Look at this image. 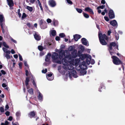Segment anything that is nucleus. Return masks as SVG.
<instances>
[{
  "label": "nucleus",
  "instance_id": "obj_35",
  "mask_svg": "<svg viewBox=\"0 0 125 125\" xmlns=\"http://www.w3.org/2000/svg\"><path fill=\"white\" fill-rule=\"evenodd\" d=\"M105 7V5H103L101 6H98L97 8V9H103Z\"/></svg>",
  "mask_w": 125,
  "mask_h": 125
},
{
  "label": "nucleus",
  "instance_id": "obj_16",
  "mask_svg": "<svg viewBox=\"0 0 125 125\" xmlns=\"http://www.w3.org/2000/svg\"><path fill=\"white\" fill-rule=\"evenodd\" d=\"M110 24L113 26H115L117 25V22L116 20H115L111 21L110 22Z\"/></svg>",
  "mask_w": 125,
  "mask_h": 125
},
{
  "label": "nucleus",
  "instance_id": "obj_24",
  "mask_svg": "<svg viewBox=\"0 0 125 125\" xmlns=\"http://www.w3.org/2000/svg\"><path fill=\"white\" fill-rule=\"evenodd\" d=\"M84 48L82 46L80 48V51H79L78 52V54H80L84 50Z\"/></svg>",
  "mask_w": 125,
  "mask_h": 125
},
{
  "label": "nucleus",
  "instance_id": "obj_3",
  "mask_svg": "<svg viewBox=\"0 0 125 125\" xmlns=\"http://www.w3.org/2000/svg\"><path fill=\"white\" fill-rule=\"evenodd\" d=\"M111 58L113 59V62L115 64L118 65L122 63V61L116 56H112Z\"/></svg>",
  "mask_w": 125,
  "mask_h": 125
},
{
  "label": "nucleus",
  "instance_id": "obj_60",
  "mask_svg": "<svg viewBox=\"0 0 125 125\" xmlns=\"http://www.w3.org/2000/svg\"><path fill=\"white\" fill-rule=\"evenodd\" d=\"M45 7L46 10H49V8L48 6H47V5L46 4H45Z\"/></svg>",
  "mask_w": 125,
  "mask_h": 125
},
{
  "label": "nucleus",
  "instance_id": "obj_14",
  "mask_svg": "<svg viewBox=\"0 0 125 125\" xmlns=\"http://www.w3.org/2000/svg\"><path fill=\"white\" fill-rule=\"evenodd\" d=\"M7 1L9 7L14 6V3L13 0H7Z\"/></svg>",
  "mask_w": 125,
  "mask_h": 125
},
{
  "label": "nucleus",
  "instance_id": "obj_58",
  "mask_svg": "<svg viewBox=\"0 0 125 125\" xmlns=\"http://www.w3.org/2000/svg\"><path fill=\"white\" fill-rule=\"evenodd\" d=\"M12 119V116H10L8 119V120H9L10 121H11Z\"/></svg>",
  "mask_w": 125,
  "mask_h": 125
},
{
  "label": "nucleus",
  "instance_id": "obj_17",
  "mask_svg": "<svg viewBox=\"0 0 125 125\" xmlns=\"http://www.w3.org/2000/svg\"><path fill=\"white\" fill-rule=\"evenodd\" d=\"M73 37L75 40L76 41H77L81 37V36L79 35L76 34L73 36Z\"/></svg>",
  "mask_w": 125,
  "mask_h": 125
},
{
  "label": "nucleus",
  "instance_id": "obj_8",
  "mask_svg": "<svg viewBox=\"0 0 125 125\" xmlns=\"http://www.w3.org/2000/svg\"><path fill=\"white\" fill-rule=\"evenodd\" d=\"M48 3L49 5L52 7H54L56 5V3L54 0H50Z\"/></svg>",
  "mask_w": 125,
  "mask_h": 125
},
{
  "label": "nucleus",
  "instance_id": "obj_49",
  "mask_svg": "<svg viewBox=\"0 0 125 125\" xmlns=\"http://www.w3.org/2000/svg\"><path fill=\"white\" fill-rule=\"evenodd\" d=\"M104 18L105 20L107 21H109V19L107 17L104 16Z\"/></svg>",
  "mask_w": 125,
  "mask_h": 125
},
{
  "label": "nucleus",
  "instance_id": "obj_6",
  "mask_svg": "<svg viewBox=\"0 0 125 125\" xmlns=\"http://www.w3.org/2000/svg\"><path fill=\"white\" fill-rule=\"evenodd\" d=\"M28 116L30 118L37 117L36 113L34 111H31L28 114Z\"/></svg>",
  "mask_w": 125,
  "mask_h": 125
},
{
  "label": "nucleus",
  "instance_id": "obj_36",
  "mask_svg": "<svg viewBox=\"0 0 125 125\" xmlns=\"http://www.w3.org/2000/svg\"><path fill=\"white\" fill-rule=\"evenodd\" d=\"M83 14L84 17L85 18H89V16L88 14L84 12H83Z\"/></svg>",
  "mask_w": 125,
  "mask_h": 125
},
{
  "label": "nucleus",
  "instance_id": "obj_11",
  "mask_svg": "<svg viewBox=\"0 0 125 125\" xmlns=\"http://www.w3.org/2000/svg\"><path fill=\"white\" fill-rule=\"evenodd\" d=\"M116 46V43L115 42H110L108 46L110 50H112L113 49L112 47H115Z\"/></svg>",
  "mask_w": 125,
  "mask_h": 125
},
{
  "label": "nucleus",
  "instance_id": "obj_55",
  "mask_svg": "<svg viewBox=\"0 0 125 125\" xmlns=\"http://www.w3.org/2000/svg\"><path fill=\"white\" fill-rule=\"evenodd\" d=\"M19 67L20 69H21L22 67V63L21 62L19 63Z\"/></svg>",
  "mask_w": 125,
  "mask_h": 125
},
{
  "label": "nucleus",
  "instance_id": "obj_48",
  "mask_svg": "<svg viewBox=\"0 0 125 125\" xmlns=\"http://www.w3.org/2000/svg\"><path fill=\"white\" fill-rule=\"evenodd\" d=\"M67 2L69 4H73V2L70 0H66Z\"/></svg>",
  "mask_w": 125,
  "mask_h": 125
},
{
  "label": "nucleus",
  "instance_id": "obj_64",
  "mask_svg": "<svg viewBox=\"0 0 125 125\" xmlns=\"http://www.w3.org/2000/svg\"><path fill=\"white\" fill-rule=\"evenodd\" d=\"M11 52L12 54H14L15 53V52L14 51L13 49H12L11 51Z\"/></svg>",
  "mask_w": 125,
  "mask_h": 125
},
{
  "label": "nucleus",
  "instance_id": "obj_63",
  "mask_svg": "<svg viewBox=\"0 0 125 125\" xmlns=\"http://www.w3.org/2000/svg\"><path fill=\"white\" fill-rule=\"evenodd\" d=\"M11 40L12 41L15 43H16L17 42V41L16 40H14L12 38H11Z\"/></svg>",
  "mask_w": 125,
  "mask_h": 125
},
{
  "label": "nucleus",
  "instance_id": "obj_12",
  "mask_svg": "<svg viewBox=\"0 0 125 125\" xmlns=\"http://www.w3.org/2000/svg\"><path fill=\"white\" fill-rule=\"evenodd\" d=\"M85 11L89 12L90 14H93L94 12L93 10L89 7H87L85 9Z\"/></svg>",
  "mask_w": 125,
  "mask_h": 125
},
{
  "label": "nucleus",
  "instance_id": "obj_37",
  "mask_svg": "<svg viewBox=\"0 0 125 125\" xmlns=\"http://www.w3.org/2000/svg\"><path fill=\"white\" fill-rule=\"evenodd\" d=\"M76 11L79 13H81L82 12V10L80 9L76 8Z\"/></svg>",
  "mask_w": 125,
  "mask_h": 125
},
{
  "label": "nucleus",
  "instance_id": "obj_4",
  "mask_svg": "<svg viewBox=\"0 0 125 125\" xmlns=\"http://www.w3.org/2000/svg\"><path fill=\"white\" fill-rule=\"evenodd\" d=\"M39 25L41 29H44L47 27V25L46 22L43 21L42 20H41L39 22Z\"/></svg>",
  "mask_w": 125,
  "mask_h": 125
},
{
  "label": "nucleus",
  "instance_id": "obj_5",
  "mask_svg": "<svg viewBox=\"0 0 125 125\" xmlns=\"http://www.w3.org/2000/svg\"><path fill=\"white\" fill-rule=\"evenodd\" d=\"M108 15L109 18L111 19L115 18V13L112 9H110L109 11Z\"/></svg>",
  "mask_w": 125,
  "mask_h": 125
},
{
  "label": "nucleus",
  "instance_id": "obj_10",
  "mask_svg": "<svg viewBox=\"0 0 125 125\" xmlns=\"http://www.w3.org/2000/svg\"><path fill=\"white\" fill-rule=\"evenodd\" d=\"M71 53L72 55V58H75L77 56V51L76 49L73 50L72 52Z\"/></svg>",
  "mask_w": 125,
  "mask_h": 125
},
{
  "label": "nucleus",
  "instance_id": "obj_39",
  "mask_svg": "<svg viewBox=\"0 0 125 125\" xmlns=\"http://www.w3.org/2000/svg\"><path fill=\"white\" fill-rule=\"evenodd\" d=\"M38 48L39 50L41 51H42L43 49V47L41 45L39 46Z\"/></svg>",
  "mask_w": 125,
  "mask_h": 125
},
{
  "label": "nucleus",
  "instance_id": "obj_13",
  "mask_svg": "<svg viewBox=\"0 0 125 125\" xmlns=\"http://www.w3.org/2000/svg\"><path fill=\"white\" fill-rule=\"evenodd\" d=\"M4 17L2 15H0V24L1 26H2L3 25V23L4 22Z\"/></svg>",
  "mask_w": 125,
  "mask_h": 125
},
{
  "label": "nucleus",
  "instance_id": "obj_57",
  "mask_svg": "<svg viewBox=\"0 0 125 125\" xmlns=\"http://www.w3.org/2000/svg\"><path fill=\"white\" fill-rule=\"evenodd\" d=\"M55 40L57 41H59L60 40V37L58 36H57L55 38Z\"/></svg>",
  "mask_w": 125,
  "mask_h": 125
},
{
  "label": "nucleus",
  "instance_id": "obj_20",
  "mask_svg": "<svg viewBox=\"0 0 125 125\" xmlns=\"http://www.w3.org/2000/svg\"><path fill=\"white\" fill-rule=\"evenodd\" d=\"M51 54L50 53H48L47 55L46 56L45 58V61L46 62H49L50 60V57L51 56Z\"/></svg>",
  "mask_w": 125,
  "mask_h": 125
},
{
  "label": "nucleus",
  "instance_id": "obj_21",
  "mask_svg": "<svg viewBox=\"0 0 125 125\" xmlns=\"http://www.w3.org/2000/svg\"><path fill=\"white\" fill-rule=\"evenodd\" d=\"M88 55L87 54H81L80 56V57L81 60H83L85 59L87 57Z\"/></svg>",
  "mask_w": 125,
  "mask_h": 125
},
{
  "label": "nucleus",
  "instance_id": "obj_54",
  "mask_svg": "<svg viewBox=\"0 0 125 125\" xmlns=\"http://www.w3.org/2000/svg\"><path fill=\"white\" fill-rule=\"evenodd\" d=\"M21 114L19 112H17L16 114V115L17 116L19 117L20 115Z\"/></svg>",
  "mask_w": 125,
  "mask_h": 125
},
{
  "label": "nucleus",
  "instance_id": "obj_41",
  "mask_svg": "<svg viewBox=\"0 0 125 125\" xmlns=\"http://www.w3.org/2000/svg\"><path fill=\"white\" fill-rule=\"evenodd\" d=\"M3 46L6 48H9V46L7 45V44L5 42H3Z\"/></svg>",
  "mask_w": 125,
  "mask_h": 125
},
{
  "label": "nucleus",
  "instance_id": "obj_45",
  "mask_svg": "<svg viewBox=\"0 0 125 125\" xmlns=\"http://www.w3.org/2000/svg\"><path fill=\"white\" fill-rule=\"evenodd\" d=\"M91 59L90 58H89V57H87V58H86V61L87 62H90V60Z\"/></svg>",
  "mask_w": 125,
  "mask_h": 125
},
{
  "label": "nucleus",
  "instance_id": "obj_34",
  "mask_svg": "<svg viewBox=\"0 0 125 125\" xmlns=\"http://www.w3.org/2000/svg\"><path fill=\"white\" fill-rule=\"evenodd\" d=\"M30 28H33V26L30 23H28L26 24Z\"/></svg>",
  "mask_w": 125,
  "mask_h": 125
},
{
  "label": "nucleus",
  "instance_id": "obj_27",
  "mask_svg": "<svg viewBox=\"0 0 125 125\" xmlns=\"http://www.w3.org/2000/svg\"><path fill=\"white\" fill-rule=\"evenodd\" d=\"M105 87L103 84H101L100 85V88L99 89V91L100 92H101L102 91L100 90L101 89L103 90V89H105Z\"/></svg>",
  "mask_w": 125,
  "mask_h": 125
},
{
  "label": "nucleus",
  "instance_id": "obj_38",
  "mask_svg": "<svg viewBox=\"0 0 125 125\" xmlns=\"http://www.w3.org/2000/svg\"><path fill=\"white\" fill-rule=\"evenodd\" d=\"M115 37L116 40H118L119 38V34L116 32H115Z\"/></svg>",
  "mask_w": 125,
  "mask_h": 125
},
{
  "label": "nucleus",
  "instance_id": "obj_43",
  "mask_svg": "<svg viewBox=\"0 0 125 125\" xmlns=\"http://www.w3.org/2000/svg\"><path fill=\"white\" fill-rule=\"evenodd\" d=\"M74 48V46H70L69 48V51H73Z\"/></svg>",
  "mask_w": 125,
  "mask_h": 125
},
{
  "label": "nucleus",
  "instance_id": "obj_40",
  "mask_svg": "<svg viewBox=\"0 0 125 125\" xmlns=\"http://www.w3.org/2000/svg\"><path fill=\"white\" fill-rule=\"evenodd\" d=\"M26 17L27 15L25 13H23L21 17L22 19L23 20L24 18Z\"/></svg>",
  "mask_w": 125,
  "mask_h": 125
},
{
  "label": "nucleus",
  "instance_id": "obj_15",
  "mask_svg": "<svg viewBox=\"0 0 125 125\" xmlns=\"http://www.w3.org/2000/svg\"><path fill=\"white\" fill-rule=\"evenodd\" d=\"M70 67L71 68L69 69V67H68V69L69 70L71 71V73L73 75H74L76 73V72L75 70L73 69H74V67L73 66Z\"/></svg>",
  "mask_w": 125,
  "mask_h": 125
},
{
  "label": "nucleus",
  "instance_id": "obj_56",
  "mask_svg": "<svg viewBox=\"0 0 125 125\" xmlns=\"http://www.w3.org/2000/svg\"><path fill=\"white\" fill-rule=\"evenodd\" d=\"M47 21L48 23H50L52 22V20L50 19H48L47 20Z\"/></svg>",
  "mask_w": 125,
  "mask_h": 125
},
{
  "label": "nucleus",
  "instance_id": "obj_47",
  "mask_svg": "<svg viewBox=\"0 0 125 125\" xmlns=\"http://www.w3.org/2000/svg\"><path fill=\"white\" fill-rule=\"evenodd\" d=\"M0 111L1 112H4V110L3 107H0Z\"/></svg>",
  "mask_w": 125,
  "mask_h": 125
},
{
  "label": "nucleus",
  "instance_id": "obj_51",
  "mask_svg": "<svg viewBox=\"0 0 125 125\" xmlns=\"http://www.w3.org/2000/svg\"><path fill=\"white\" fill-rule=\"evenodd\" d=\"M42 73H46L47 72V69L46 68L45 69V70H42Z\"/></svg>",
  "mask_w": 125,
  "mask_h": 125
},
{
  "label": "nucleus",
  "instance_id": "obj_50",
  "mask_svg": "<svg viewBox=\"0 0 125 125\" xmlns=\"http://www.w3.org/2000/svg\"><path fill=\"white\" fill-rule=\"evenodd\" d=\"M19 58L20 60L21 61H22L23 59L21 56L20 54H19Z\"/></svg>",
  "mask_w": 125,
  "mask_h": 125
},
{
  "label": "nucleus",
  "instance_id": "obj_26",
  "mask_svg": "<svg viewBox=\"0 0 125 125\" xmlns=\"http://www.w3.org/2000/svg\"><path fill=\"white\" fill-rule=\"evenodd\" d=\"M82 66H84L85 67H87V66L85 64V62H82L79 65V67L80 68H82Z\"/></svg>",
  "mask_w": 125,
  "mask_h": 125
},
{
  "label": "nucleus",
  "instance_id": "obj_28",
  "mask_svg": "<svg viewBox=\"0 0 125 125\" xmlns=\"http://www.w3.org/2000/svg\"><path fill=\"white\" fill-rule=\"evenodd\" d=\"M28 92L31 94L32 95L33 94V91L32 88H31L28 90Z\"/></svg>",
  "mask_w": 125,
  "mask_h": 125
},
{
  "label": "nucleus",
  "instance_id": "obj_32",
  "mask_svg": "<svg viewBox=\"0 0 125 125\" xmlns=\"http://www.w3.org/2000/svg\"><path fill=\"white\" fill-rule=\"evenodd\" d=\"M51 34L52 36H54L56 34V31L54 30H53L52 31Z\"/></svg>",
  "mask_w": 125,
  "mask_h": 125
},
{
  "label": "nucleus",
  "instance_id": "obj_2",
  "mask_svg": "<svg viewBox=\"0 0 125 125\" xmlns=\"http://www.w3.org/2000/svg\"><path fill=\"white\" fill-rule=\"evenodd\" d=\"M71 55H69L68 56H66V57H65L61 60H62V61L61 60H57L56 62L59 64H61L62 62L64 65L67 66L68 64L69 61L68 60H67L66 58H69L71 59Z\"/></svg>",
  "mask_w": 125,
  "mask_h": 125
},
{
  "label": "nucleus",
  "instance_id": "obj_7",
  "mask_svg": "<svg viewBox=\"0 0 125 125\" xmlns=\"http://www.w3.org/2000/svg\"><path fill=\"white\" fill-rule=\"evenodd\" d=\"M65 57V52H64L62 50H61L59 52V58L60 60H61L63 58Z\"/></svg>",
  "mask_w": 125,
  "mask_h": 125
},
{
  "label": "nucleus",
  "instance_id": "obj_30",
  "mask_svg": "<svg viewBox=\"0 0 125 125\" xmlns=\"http://www.w3.org/2000/svg\"><path fill=\"white\" fill-rule=\"evenodd\" d=\"M53 25L54 26H55L58 24V21L56 20H53Z\"/></svg>",
  "mask_w": 125,
  "mask_h": 125
},
{
  "label": "nucleus",
  "instance_id": "obj_23",
  "mask_svg": "<svg viewBox=\"0 0 125 125\" xmlns=\"http://www.w3.org/2000/svg\"><path fill=\"white\" fill-rule=\"evenodd\" d=\"M30 78L29 77H27L26 78L25 81V85L27 86L29 84V83L30 82Z\"/></svg>",
  "mask_w": 125,
  "mask_h": 125
},
{
  "label": "nucleus",
  "instance_id": "obj_9",
  "mask_svg": "<svg viewBox=\"0 0 125 125\" xmlns=\"http://www.w3.org/2000/svg\"><path fill=\"white\" fill-rule=\"evenodd\" d=\"M52 57L53 60L56 61L58 59L59 55L58 53L55 52L52 54Z\"/></svg>",
  "mask_w": 125,
  "mask_h": 125
},
{
  "label": "nucleus",
  "instance_id": "obj_46",
  "mask_svg": "<svg viewBox=\"0 0 125 125\" xmlns=\"http://www.w3.org/2000/svg\"><path fill=\"white\" fill-rule=\"evenodd\" d=\"M90 62L92 64H94L95 63V61L94 59H92L91 60L90 59Z\"/></svg>",
  "mask_w": 125,
  "mask_h": 125
},
{
  "label": "nucleus",
  "instance_id": "obj_22",
  "mask_svg": "<svg viewBox=\"0 0 125 125\" xmlns=\"http://www.w3.org/2000/svg\"><path fill=\"white\" fill-rule=\"evenodd\" d=\"M87 73V71L85 70L81 69L80 71V74L81 75H83L86 74Z\"/></svg>",
  "mask_w": 125,
  "mask_h": 125
},
{
  "label": "nucleus",
  "instance_id": "obj_53",
  "mask_svg": "<svg viewBox=\"0 0 125 125\" xmlns=\"http://www.w3.org/2000/svg\"><path fill=\"white\" fill-rule=\"evenodd\" d=\"M10 112L8 111H7L5 113V114L7 116H8L10 115Z\"/></svg>",
  "mask_w": 125,
  "mask_h": 125
},
{
  "label": "nucleus",
  "instance_id": "obj_18",
  "mask_svg": "<svg viewBox=\"0 0 125 125\" xmlns=\"http://www.w3.org/2000/svg\"><path fill=\"white\" fill-rule=\"evenodd\" d=\"M34 37L35 40L39 41L41 39V36L39 35L38 34L36 33H35L34 35Z\"/></svg>",
  "mask_w": 125,
  "mask_h": 125
},
{
  "label": "nucleus",
  "instance_id": "obj_52",
  "mask_svg": "<svg viewBox=\"0 0 125 125\" xmlns=\"http://www.w3.org/2000/svg\"><path fill=\"white\" fill-rule=\"evenodd\" d=\"M1 72L2 74L5 75L6 74V72L3 70H2L1 71Z\"/></svg>",
  "mask_w": 125,
  "mask_h": 125
},
{
  "label": "nucleus",
  "instance_id": "obj_33",
  "mask_svg": "<svg viewBox=\"0 0 125 125\" xmlns=\"http://www.w3.org/2000/svg\"><path fill=\"white\" fill-rule=\"evenodd\" d=\"M52 74L51 73H49L47 74V79H48V80L50 81H51L52 80V79H49V77H51L52 76Z\"/></svg>",
  "mask_w": 125,
  "mask_h": 125
},
{
  "label": "nucleus",
  "instance_id": "obj_29",
  "mask_svg": "<svg viewBox=\"0 0 125 125\" xmlns=\"http://www.w3.org/2000/svg\"><path fill=\"white\" fill-rule=\"evenodd\" d=\"M38 99L40 100H42L43 99V96L40 92H39V94Z\"/></svg>",
  "mask_w": 125,
  "mask_h": 125
},
{
  "label": "nucleus",
  "instance_id": "obj_1",
  "mask_svg": "<svg viewBox=\"0 0 125 125\" xmlns=\"http://www.w3.org/2000/svg\"><path fill=\"white\" fill-rule=\"evenodd\" d=\"M98 37L99 41L100 43L103 45H106L107 44V43L105 40H107L108 38L105 34L103 35L102 33H100L98 35Z\"/></svg>",
  "mask_w": 125,
  "mask_h": 125
},
{
  "label": "nucleus",
  "instance_id": "obj_59",
  "mask_svg": "<svg viewBox=\"0 0 125 125\" xmlns=\"http://www.w3.org/2000/svg\"><path fill=\"white\" fill-rule=\"evenodd\" d=\"M5 52L7 54H10V51L7 50V51H6Z\"/></svg>",
  "mask_w": 125,
  "mask_h": 125
},
{
  "label": "nucleus",
  "instance_id": "obj_44",
  "mask_svg": "<svg viewBox=\"0 0 125 125\" xmlns=\"http://www.w3.org/2000/svg\"><path fill=\"white\" fill-rule=\"evenodd\" d=\"M5 56L6 57V58L8 59H10V56L9 55L6 54Z\"/></svg>",
  "mask_w": 125,
  "mask_h": 125
},
{
  "label": "nucleus",
  "instance_id": "obj_25",
  "mask_svg": "<svg viewBox=\"0 0 125 125\" xmlns=\"http://www.w3.org/2000/svg\"><path fill=\"white\" fill-rule=\"evenodd\" d=\"M37 0L38 1V3L40 7L41 10L43 12V9L42 7L41 3L40 2L39 0Z\"/></svg>",
  "mask_w": 125,
  "mask_h": 125
},
{
  "label": "nucleus",
  "instance_id": "obj_62",
  "mask_svg": "<svg viewBox=\"0 0 125 125\" xmlns=\"http://www.w3.org/2000/svg\"><path fill=\"white\" fill-rule=\"evenodd\" d=\"M26 76H28L29 72L28 70H26Z\"/></svg>",
  "mask_w": 125,
  "mask_h": 125
},
{
  "label": "nucleus",
  "instance_id": "obj_61",
  "mask_svg": "<svg viewBox=\"0 0 125 125\" xmlns=\"http://www.w3.org/2000/svg\"><path fill=\"white\" fill-rule=\"evenodd\" d=\"M2 86L3 87L5 88L7 86V85L5 83H3L2 84Z\"/></svg>",
  "mask_w": 125,
  "mask_h": 125
},
{
  "label": "nucleus",
  "instance_id": "obj_42",
  "mask_svg": "<svg viewBox=\"0 0 125 125\" xmlns=\"http://www.w3.org/2000/svg\"><path fill=\"white\" fill-rule=\"evenodd\" d=\"M65 36V35L63 33H60L59 34V36L61 38L64 37Z\"/></svg>",
  "mask_w": 125,
  "mask_h": 125
},
{
  "label": "nucleus",
  "instance_id": "obj_19",
  "mask_svg": "<svg viewBox=\"0 0 125 125\" xmlns=\"http://www.w3.org/2000/svg\"><path fill=\"white\" fill-rule=\"evenodd\" d=\"M86 39L84 38H83L81 39V42L84 45L86 46L87 45V42Z\"/></svg>",
  "mask_w": 125,
  "mask_h": 125
},
{
  "label": "nucleus",
  "instance_id": "obj_31",
  "mask_svg": "<svg viewBox=\"0 0 125 125\" xmlns=\"http://www.w3.org/2000/svg\"><path fill=\"white\" fill-rule=\"evenodd\" d=\"M26 8L30 12L32 11V7L27 6Z\"/></svg>",
  "mask_w": 125,
  "mask_h": 125
}]
</instances>
